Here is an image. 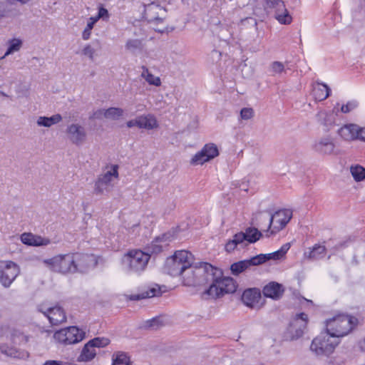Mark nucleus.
Returning a JSON list of instances; mask_svg holds the SVG:
<instances>
[{"label": "nucleus", "instance_id": "nucleus-55", "mask_svg": "<svg viewBox=\"0 0 365 365\" xmlns=\"http://www.w3.org/2000/svg\"><path fill=\"white\" fill-rule=\"evenodd\" d=\"M242 23L247 22L248 24H252L255 26H257V20L255 19H254V18H252V17L245 18V19L242 20Z\"/></svg>", "mask_w": 365, "mask_h": 365}, {"label": "nucleus", "instance_id": "nucleus-34", "mask_svg": "<svg viewBox=\"0 0 365 365\" xmlns=\"http://www.w3.org/2000/svg\"><path fill=\"white\" fill-rule=\"evenodd\" d=\"M143 68L142 77H143L150 85L155 86H160L161 81L159 77H156L150 73L146 67L143 66Z\"/></svg>", "mask_w": 365, "mask_h": 365}, {"label": "nucleus", "instance_id": "nucleus-21", "mask_svg": "<svg viewBox=\"0 0 365 365\" xmlns=\"http://www.w3.org/2000/svg\"><path fill=\"white\" fill-rule=\"evenodd\" d=\"M241 299L246 306L252 308L261 299V292L258 288L247 289L243 292Z\"/></svg>", "mask_w": 365, "mask_h": 365}, {"label": "nucleus", "instance_id": "nucleus-40", "mask_svg": "<svg viewBox=\"0 0 365 365\" xmlns=\"http://www.w3.org/2000/svg\"><path fill=\"white\" fill-rule=\"evenodd\" d=\"M96 24V21H95L92 17H90L88 19L87 25L82 33V38L83 40H88L90 38L91 34V30L93 29L94 25Z\"/></svg>", "mask_w": 365, "mask_h": 365}, {"label": "nucleus", "instance_id": "nucleus-32", "mask_svg": "<svg viewBox=\"0 0 365 365\" xmlns=\"http://www.w3.org/2000/svg\"><path fill=\"white\" fill-rule=\"evenodd\" d=\"M326 250L324 246L316 245L312 250L304 252V257L309 259H317L321 255L324 254Z\"/></svg>", "mask_w": 365, "mask_h": 365}, {"label": "nucleus", "instance_id": "nucleus-51", "mask_svg": "<svg viewBox=\"0 0 365 365\" xmlns=\"http://www.w3.org/2000/svg\"><path fill=\"white\" fill-rule=\"evenodd\" d=\"M148 298V294L147 293H144L143 292L140 293V294H132L130 297V299L131 300H140V299H146Z\"/></svg>", "mask_w": 365, "mask_h": 365}, {"label": "nucleus", "instance_id": "nucleus-33", "mask_svg": "<svg viewBox=\"0 0 365 365\" xmlns=\"http://www.w3.org/2000/svg\"><path fill=\"white\" fill-rule=\"evenodd\" d=\"M22 41L19 38H12L9 41L8 44V48L4 54V58L6 56H9L10 54H12L13 53L18 51L20 50L21 46H22Z\"/></svg>", "mask_w": 365, "mask_h": 365}, {"label": "nucleus", "instance_id": "nucleus-56", "mask_svg": "<svg viewBox=\"0 0 365 365\" xmlns=\"http://www.w3.org/2000/svg\"><path fill=\"white\" fill-rule=\"evenodd\" d=\"M357 347L361 352H365V338L358 341Z\"/></svg>", "mask_w": 365, "mask_h": 365}, {"label": "nucleus", "instance_id": "nucleus-26", "mask_svg": "<svg viewBox=\"0 0 365 365\" xmlns=\"http://www.w3.org/2000/svg\"><path fill=\"white\" fill-rule=\"evenodd\" d=\"M66 331L67 338L68 339V344H73L82 341L86 335V333L79 329L77 327L72 326L64 328Z\"/></svg>", "mask_w": 365, "mask_h": 365}, {"label": "nucleus", "instance_id": "nucleus-64", "mask_svg": "<svg viewBox=\"0 0 365 365\" xmlns=\"http://www.w3.org/2000/svg\"><path fill=\"white\" fill-rule=\"evenodd\" d=\"M0 94H1V95H2V96H6V97L8 96L6 93H4V92H2V91H0Z\"/></svg>", "mask_w": 365, "mask_h": 365}, {"label": "nucleus", "instance_id": "nucleus-35", "mask_svg": "<svg viewBox=\"0 0 365 365\" xmlns=\"http://www.w3.org/2000/svg\"><path fill=\"white\" fill-rule=\"evenodd\" d=\"M123 110L120 108L110 107L106 110L105 118L112 120H118L123 115Z\"/></svg>", "mask_w": 365, "mask_h": 365}, {"label": "nucleus", "instance_id": "nucleus-54", "mask_svg": "<svg viewBox=\"0 0 365 365\" xmlns=\"http://www.w3.org/2000/svg\"><path fill=\"white\" fill-rule=\"evenodd\" d=\"M358 140L365 142V128L359 127Z\"/></svg>", "mask_w": 365, "mask_h": 365}, {"label": "nucleus", "instance_id": "nucleus-1", "mask_svg": "<svg viewBox=\"0 0 365 365\" xmlns=\"http://www.w3.org/2000/svg\"><path fill=\"white\" fill-rule=\"evenodd\" d=\"M192 274L204 277L202 279H200L201 283L211 282L204 294L210 296L212 298H220L225 294L234 293L237 289V284L233 278L223 277L222 269L213 267L210 263L200 262V267H196L195 270L192 271Z\"/></svg>", "mask_w": 365, "mask_h": 365}, {"label": "nucleus", "instance_id": "nucleus-49", "mask_svg": "<svg viewBox=\"0 0 365 365\" xmlns=\"http://www.w3.org/2000/svg\"><path fill=\"white\" fill-rule=\"evenodd\" d=\"M163 250L162 246L158 245H152L150 247L148 248L146 252H149L150 256L151 254H158L161 252Z\"/></svg>", "mask_w": 365, "mask_h": 365}, {"label": "nucleus", "instance_id": "nucleus-17", "mask_svg": "<svg viewBox=\"0 0 365 365\" xmlns=\"http://www.w3.org/2000/svg\"><path fill=\"white\" fill-rule=\"evenodd\" d=\"M117 168L118 167L115 165L113 167V172L110 170L107 171L106 173L98 177V180L96 181L94 187V192L96 194H102L111 181L112 177L118 176V173Z\"/></svg>", "mask_w": 365, "mask_h": 365}, {"label": "nucleus", "instance_id": "nucleus-24", "mask_svg": "<svg viewBox=\"0 0 365 365\" xmlns=\"http://www.w3.org/2000/svg\"><path fill=\"white\" fill-rule=\"evenodd\" d=\"M358 132L359 126L355 124L346 125L337 130L338 134L346 140H356Z\"/></svg>", "mask_w": 365, "mask_h": 365}, {"label": "nucleus", "instance_id": "nucleus-5", "mask_svg": "<svg viewBox=\"0 0 365 365\" xmlns=\"http://www.w3.org/2000/svg\"><path fill=\"white\" fill-rule=\"evenodd\" d=\"M150 259L149 252L132 250L124 255L123 263L128 272L140 273L145 269Z\"/></svg>", "mask_w": 365, "mask_h": 365}, {"label": "nucleus", "instance_id": "nucleus-30", "mask_svg": "<svg viewBox=\"0 0 365 365\" xmlns=\"http://www.w3.org/2000/svg\"><path fill=\"white\" fill-rule=\"evenodd\" d=\"M62 120L60 114H55L51 117L40 116L37 120V125L43 127H51L52 125L57 124Z\"/></svg>", "mask_w": 365, "mask_h": 365}, {"label": "nucleus", "instance_id": "nucleus-47", "mask_svg": "<svg viewBox=\"0 0 365 365\" xmlns=\"http://www.w3.org/2000/svg\"><path fill=\"white\" fill-rule=\"evenodd\" d=\"M148 327L153 329H158L160 325H162V321L160 318L155 317L153 318L147 322Z\"/></svg>", "mask_w": 365, "mask_h": 365}, {"label": "nucleus", "instance_id": "nucleus-53", "mask_svg": "<svg viewBox=\"0 0 365 365\" xmlns=\"http://www.w3.org/2000/svg\"><path fill=\"white\" fill-rule=\"evenodd\" d=\"M9 10L6 9L4 4L0 2V19L8 16Z\"/></svg>", "mask_w": 365, "mask_h": 365}, {"label": "nucleus", "instance_id": "nucleus-7", "mask_svg": "<svg viewBox=\"0 0 365 365\" xmlns=\"http://www.w3.org/2000/svg\"><path fill=\"white\" fill-rule=\"evenodd\" d=\"M308 323V316L304 312L297 314L292 319L284 332L283 337L286 341H294L299 339L304 334Z\"/></svg>", "mask_w": 365, "mask_h": 365}, {"label": "nucleus", "instance_id": "nucleus-62", "mask_svg": "<svg viewBox=\"0 0 365 365\" xmlns=\"http://www.w3.org/2000/svg\"><path fill=\"white\" fill-rule=\"evenodd\" d=\"M6 344H0V351L2 353V350L4 349Z\"/></svg>", "mask_w": 365, "mask_h": 365}, {"label": "nucleus", "instance_id": "nucleus-46", "mask_svg": "<svg viewBox=\"0 0 365 365\" xmlns=\"http://www.w3.org/2000/svg\"><path fill=\"white\" fill-rule=\"evenodd\" d=\"M253 109L251 108H244L240 111V116L242 119L249 120L253 116Z\"/></svg>", "mask_w": 365, "mask_h": 365}, {"label": "nucleus", "instance_id": "nucleus-37", "mask_svg": "<svg viewBox=\"0 0 365 365\" xmlns=\"http://www.w3.org/2000/svg\"><path fill=\"white\" fill-rule=\"evenodd\" d=\"M88 342L93 348H104L110 343V340L106 337H95L89 340Z\"/></svg>", "mask_w": 365, "mask_h": 365}, {"label": "nucleus", "instance_id": "nucleus-10", "mask_svg": "<svg viewBox=\"0 0 365 365\" xmlns=\"http://www.w3.org/2000/svg\"><path fill=\"white\" fill-rule=\"evenodd\" d=\"M20 273V268L17 264L12 261L0 262V283L9 288Z\"/></svg>", "mask_w": 365, "mask_h": 365}, {"label": "nucleus", "instance_id": "nucleus-19", "mask_svg": "<svg viewBox=\"0 0 365 365\" xmlns=\"http://www.w3.org/2000/svg\"><path fill=\"white\" fill-rule=\"evenodd\" d=\"M21 240L24 245L34 247L46 246L51 243L50 239L30 232L23 233L21 235Z\"/></svg>", "mask_w": 365, "mask_h": 365}, {"label": "nucleus", "instance_id": "nucleus-12", "mask_svg": "<svg viewBox=\"0 0 365 365\" xmlns=\"http://www.w3.org/2000/svg\"><path fill=\"white\" fill-rule=\"evenodd\" d=\"M266 8L274 9V17L281 24H291L292 18L285 7L282 0H265Z\"/></svg>", "mask_w": 365, "mask_h": 365}, {"label": "nucleus", "instance_id": "nucleus-57", "mask_svg": "<svg viewBox=\"0 0 365 365\" xmlns=\"http://www.w3.org/2000/svg\"><path fill=\"white\" fill-rule=\"evenodd\" d=\"M170 237V234L165 233V234H163L161 237H156L155 238V241L156 242H159V241H160V242L161 241L165 242V241L169 240Z\"/></svg>", "mask_w": 365, "mask_h": 365}, {"label": "nucleus", "instance_id": "nucleus-13", "mask_svg": "<svg viewBox=\"0 0 365 365\" xmlns=\"http://www.w3.org/2000/svg\"><path fill=\"white\" fill-rule=\"evenodd\" d=\"M218 155L219 150L217 145L214 143H207L192 157L190 163L192 165H202L215 158Z\"/></svg>", "mask_w": 365, "mask_h": 365}, {"label": "nucleus", "instance_id": "nucleus-15", "mask_svg": "<svg viewBox=\"0 0 365 365\" xmlns=\"http://www.w3.org/2000/svg\"><path fill=\"white\" fill-rule=\"evenodd\" d=\"M66 133L70 141L76 145H82L86 139V130L79 124L73 123L68 125Z\"/></svg>", "mask_w": 365, "mask_h": 365}, {"label": "nucleus", "instance_id": "nucleus-2", "mask_svg": "<svg viewBox=\"0 0 365 365\" xmlns=\"http://www.w3.org/2000/svg\"><path fill=\"white\" fill-rule=\"evenodd\" d=\"M194 256L186 250L176 251L174 255L167 258L164 271L173 277L182 276L185 285L191 286L200 284V274H192V271L200 264L193 266Z\"/></svg>", "mask_w": 365, "mask_h": 365}, {"label": "nucleus", "instance_id": "nucleus-48", "mask_svg": "<svg viewBox=\"0 0 365 365\" xmlns=\"http://www.w3.org/2000/svg\"><path fill=\"white\" fill-rule=\"evenodd\" d=\"M357 106L356 102H348L346 105H343L341 108V111L344 113H349Z\"/></svg>", "mask_w": 365, "mask_h": 365}, {"label": "nucleus", "instance_id": "nucleus-36", "mask_svg": "<svg viewBox=\"0 0 365 365\" xmlns=\"http://www.w3.org/2000/svg\"><path fill=\"white\" fill-rule=\"evenodd\" d=\"M351 173L356 182L362 181L365 179V168L361 165H356L351 167Z\"/></svg>", "mask_w": 365, "mask_h": 365}, {"label": "nucleus", "instance_id": "nucleus-4", "mask_svg": "<svg viewBox=\"0 0 365 365\" xmlns=\"http://www.w3.org/2000/svg\"><path fill=\"white\" fill-rule=\"evenodd\" d=\"M262 237L261 231L254 227H249L245 232H239L234 235L232 240H229L225 246L227 252H232L238 245L242 248L246 247L248 244L257 242Z\"/></svg>", "mask_w": 365, "mask_h": 365}, {"label": "nucleus", "instance_id": "nucleus-11", "mask_svg": "<svg viewBox=\"0 0 365 365\" xmlns=\"http://www.w3.org/2000/svg\"><path fill=\"white\" fill-rule=\"evenodd\" d=\"M73 262L75 272L80 273H86L98 264L95 255L78 252L73 253Z\"/></svg>", "mask_w": 365, "mask_h": 365}, {"label": "nucleus", "instance_id": "nucleus-38", "mask_svg": "<svg viewBox=\"0 0 365 365\" xmlns=\"http://www.w3.org/2000/svg\"><path fill=\"white\" fill-rule=\"evenodd\" d=\"M11 339L14 344H20L21 343H27L29 341V337L19 331L14 330L11 334Z\"/></svg>", "mask_w": 365, "mask_h": 365}, {"label": "nucleus", "instance_id": "nucleus-44", "mask_svg": "<svg viewBox=\"0 0 365 365\" xmlns=\"http://www.w3.org/2000/svg\"><path fill=\"white\" fill-rule=\"evenodd\" d=\"M96 49L90 44H87L82 50V55L89 58L91 61L94 60Z\"/></svg>", "mask_w": 365, "mask_h": 365}, {"label": "nucleus", "instance_id": "nucleus-8", "mask_svg": "<svg viewBox=\"0 0 365 365\" xmlns=\"http://www.w3.org/2000/svg\"><path fill=\"white\" fill-rule=\"evenodd\" d=\"M331 336L327 332L326 334H321L315 337L311 344L310 349L317 356H329L333 353L335 347L338 345L339 341L331 340Z\"/></svg>", "mask_w": 365, "mask_h": 365}, {"label": "nucleus", "instance_id": "nucleus-29", "mask_svg": "<svg viewBox=\"0 0 365 365\" xmlns=\"http://www.w3.org/2000/svg\"><path fill=\"white\" fill-rule=\"evenodd\" d=\"M130 356L124 351H115L112 355L111 365H131Z\"/></svg>", "mask_w": 365, "mask_h": 365}, {"label": "nucleus", "instance_id": "nucleus-20", "mask_svg": "<svg viewBox=\"0 0 365 365\" xmlns=\"http://www.w3.org/2000/svg\"><path fill=\"white\" fill-rule=\"evenodd\" d=\"M284 292V289L282 284L276 282H271L263 288L262 292L265 297L271 298L274 300L280 299Z\"/></svg>", "mask_w": 365, "mask_h": 365}, {"label": "nucleus", "instance_id": "nucleus-45", "mask_svg": "<svg viewBox=\"0 0 365 365\" xmlns=\"http://www.w3.org/2000/svg\"><path fill=\"white\" fill-rule=\"evenodd\" d=\"M143 292L148 294V298L158 297L162 294L161 287L157 284L155 287L149 288L147 291Z\"/></svg>", "mask_w": 365, "mask_h": 365}, {"label": "nucleus", "instance_id": "nucleus-43", "mask_svg": "<svg viewBox=\"0 0 365 365\" xmlns=\"http://www.w3.org/2000/svg\"><path fill=\"white\" fill-rule=\"evenodd\" d=\"M109 13L108 11L104 8L102 5L98 7V14L96 16H93L92 18L95 21H98L99 19H103V21H108L109 19Z\"/></svg>", "mask_w": 365, "mask_h": 365}, {"label": "nucleus", "instance_id": "nucleus-61", "mask_svg": "<svg viewBox=\"0 0 365 365\" xmlns=\"http://www.w3.org/2000/svg\"><path fill=\"white\" fill-rule=\"evenodd\" d=\"M346 243H347V241H344V242H340V243L337 245V247H338L339 248L344 247H345V246H346Z\"/></svg>", "mask_w": 365, "mask_h": 365}, {"label": "nucleus", "instance_id": "nucleus-25", "mask_svg": "<svg viewBox=\"0 0 365 365\" xmlns=\"http://www.w3.org/2000/svg\"><path fill=\"white\" fill-rule=\"evenodd\" d=\"M317 85L314 86L312 94L317 101H322L327 99L331 94V89L324 83L317 82Z\"/></svg>", "mask_w": 365, "mask_h": 365}, {"label": "nucleus", "instance_id": "nucleus-60", "mask_svg": "<svg viewBox=\"0 0 365 365\" xmlns=\"http://www.w3.org/2000/svg\"><path fill=\"white\" fill-rule=\"evenodd\" d=\"M38 311L39 312H41L43 313L46 317L48 316V308L45 310L43 307H42V305H40L38 307Z\"/></svg>", "mask_w": 365, "mask_h": 365}, {"label": "nucleus", "instance_id": "nucleus-42", "mask_svg": "<svg viewBox=\"0 0 365 365\" xmlns=\"http://www.w3.org/2000/svg\"><path fill=\"white\" fill-rule=\"evenodd\" d=\"M142 47V42L139 39H129L125 44L127 50L135 51L137 49H140Z\"/></svg>", "mask_w": 365, "mask_h": 365}, {"label": "nucleus", "instance_id": "nucleus-41", "mask_svg": "<svg viewBox=\"0 0 365 365\" xmlns=\"http://www.w3.org/2000/svg\"><path fill=\"white\" fill-rule=\"evenodd\" d=\"M284 71V65L280 61H273L269 66V71L272 74H279Z\"/></svg>", "mask_w": 365, "mask_h": 365}, {"label": "nucleus", "instance_id": "nucleus-27", "mask_svg": "<svg viewBox=\"0 0 365 365\" xmlns=\"http://www.w3.org/2000/svg\"><path fill=\"white\" fill-rule=\"evenodd\" d=\"M96 356V352L91 344L88 341L83 347L81 354L77 361L78 362H88L92 361Z\"/></svg>", "mask_w": 365, "mask_h": 365}, {"label": "nucleus", "instance_id": "nucleus-22", "mask_svg": "<svg viewBox=\"0 0 365 365\" xmlns=\"http://www.w3.org/2000/svg\"><path fill=\"white\" fill-rule=\"evenodd\" d=\"M48 313L47 317L52 325H57L66 321V314L59 306L48 307Z\"/></svg>", "mask_w": 365, "mask_h": 365}, {"label": "nucleus", "instance_id": "nucleus-28", "mask_svg": "<svg viewBox=\"0 0 365 365\" xmlns=\"http://www.w3.org/2000/svg\"><path fill=\"white\" fill-rule=\"evenodd\" d=\"M137 127L150 130L157 128L158 123L153 116L140 115L137 118Z\"/></svg>", "mask_w": 365, "mask_h": 365}, {"label": "nucleus", "instance_id": "nucleus-3", "mask_svg": "<svg viewBox=\"0 0 365 365\" xmlns=\"http://www.w3.org/2000/svg\"><path fill=\"white\" fill-rule=\"evenodd\" d=\"M356 317L340 314L326 321V329L331 336L339 338L347 335L358 324Z\"/></svg>", "mask_w": 365, "mask_h": 365}, {"label": "nucleus", "instance_id": "nucleus-6", "mask_svg": "<svg viewBox=\"0 0 365 365\" xmlns=\"http://www.w3.org/2000/svg\"><path fill=\"white\" fill-rule=\"evenodd\" d=\"M52 271L62 274L75 273L73 254L58 255L43 261Z\"/></svg>", "mask_w": 365, "mask_h": 365}, {"label": "nucleus", "instance_id": "nucleus-50", "mask_svg": "<svg viewBox=\"0 0 365 365\" xmlns=\"http://www.w3.org/2000/svg\"><path fill=\"white\" fill-rule=\"evenodd\" d=\"M106 109H98L96 110L93 115L90 117V119L97 118L101 119L102 117H105V112Z\"/></svg>", "mask_w": 365, "mask_h": 365}, {"label": "nucleus", "instance_id": "nucleus-14", "mask_svg": "<svg viewBox=\"0 0 365 365\" xmlns=\"http://www.w3.org/2000/svg\"><path fill=\"white\" fill-rule=\"evenodd\" d=\"M335 143L331 135L321 137L312 145V149L319 155H331L334 153Z\"/></svg>", "mask_w": 365, "mask_h": 365}, {"label": "nucleus", "instance_id": "nucleus-39", "mask_svg": "<svg viewBox=\"0 0 365 365\" xmlns=\"http://www.w3.org/2000/svg\"><path fill=\"white\" fill-rule=\"evenodd\" d=\"M53 338L58 343L64 345L68 344V339L67 338L66 331L64 329L56 331L53 334Z\"/></svg>", "mask_w": 365, "mask_h": 365}, {"label": "nucleus", "instance_id": "nucleus-18", "mask_svg": "<svg viewBox=\"0 0 365 365\" xmlns=\"http://www.w3.org/2000/svg\"><path fill=\"white\" fill-rule=\"evenodd\" d=\"M317 120L324 126L325 132L330 131L335 125L336 117L333 112L319 110L316 115Z\"/></svg>", "mask_w": 365, "mask_h": 365}, {"label": "nucleus", "instance_id": "nucleus-58", "mask_svg": "<svg viewBox=\"0 0 365 365\" xmlns=\"http://www.w3.org/2000/svg\"><path fill=\"white\" fill-rule=\"evenodd\" d=\"M163 19L162 18H160L158 16L154 17L153 19H148V21L149 23H155V24H159L162 23Z\"/></svg>", "mask_w": 365, "mask_h": 365}, {"label": "nucleus", "instance_id": "nucleus-59", "mask_svg": "<svg viewBox=\"0 0 365 365\" xmlns=\"http://www.w3.org/2000/svg\"><path fill=\"white\" fill-rule=\"evenodd\" d=\"M126 125L128 128H132V127H134V126H137V118L135 119L128 120L126 123Z\"/></svg>", "mask_w": 365, "mask_h": 365}, {"label": "nucleus", "instance_id": "nucleus-9", "mask_svg": "<svg viewBox=\"0 0 365 365\" xmlns=\"http://www.w3.org/2000/svg\"><path fill=\"white\" fill-rule=\"evenodd\" d=\"M269 217L261 216V218L269 221L267 231L271 229V235H275L284 228L292 217V212L288 209L276 211L274 214L269 212Z\"/></svg>", "mask_w": 365, "mask_h": 365}, {"label": "nucleus", "instance_id": "nucleus-16", "mask_svg": "<svg viewBox=\"0 0 365 365\" xmlns=\"http://www.w3.org/2000/svg\"><path fill=\"white\" fill-rule=\"evenodd\" d=\"M291 247L290 243H286L282 246V247L272 253L269 254H259L254 256L257 265L262 264L269 260H278L284 257L287 251Z\"/></svg>", "mask_w": 365, "mask_h": 365}, {"label": "nucleus", "instance_id": "nucleus-52", "mask_svg": "<svg viewBox=\"0 0 365 365\" xmlns=\"http://www.w3.org/2000/svg\"><path fill=\"white\" fill-rule=\"evenodd\" d=\"M43 365H68V364L62 361L48 360Z\"/></svg>", "mask_w": 365, "mask_h": 365}, {"label": "nucleus", "instance_id": "nucleus-23", "mask_svg": "<svg viewBox=\"0 0 365 365\" xmlns=\"http://www.w3.org/2000/svg\"><path fill=\"white\" fill-rule=\"evenodd\" d=\"M252 266H257L254 257L249 259L240 260L237 262H234L230 266V271L233 275L238 276Z\"/></svg>", "mask_w": 365, "mask_h": 365}, {"label": "nucleus", "instance_id": "nucleus-63", "mask_svg": "<svg viewBox=\"0 0 365 365\" xmlns=\"http://www.w3.org/2000/svg\"><path fill=\"white\" fill-rule=\"evenodd\" d=\"M156 31L159 32V33H163L164 32V30L163 29H155Z\"/></svg>", "mask_w": 365, "mask_h": 365}, {"label": "nucleus", "instance_id": "nucleus-31", "mask_svg": "<svg viewBox=\"0 0 365 365\" xmlns=\"http://www.w3.org/2000/svg\"><path fill=\"white\" fill-rule=\"evenodd\" d=\"M2 354L6 355L7 356L21 359L25 356H29V353L26 351H21L15 347H9L6 344L4 350H2Z\"/></svg>", "mask_w": 365, "mask_h": 365}]
</instances>
